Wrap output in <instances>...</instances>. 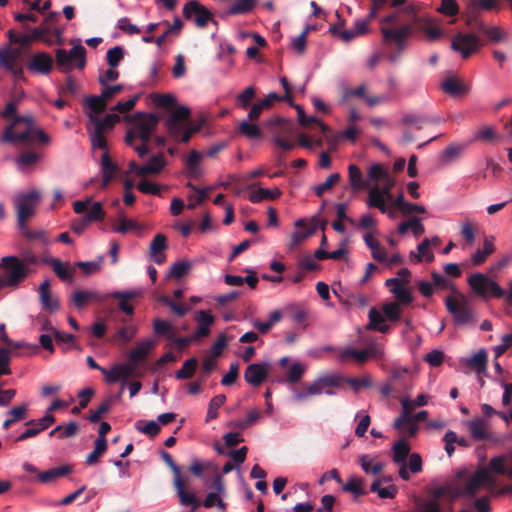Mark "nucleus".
Returning a JSON list of instances; mask_svg holds the SVG:
<instances>
[{"label": "nucleus", "mask_w": 512, "mask_h": 512, "mask_svg": "<svg viewBox=\"0 0 512 512\" xmlns=\"http://www.w3.org/2000/svg\"><path fill=\"white\" fill-rule=\"evenodd\" d=\"M214 483L215 491L208 493L205 500L203 501V506L206 508L213 507L220 499V497L225 493V487L221 476L217 475L215 477Z\"/></svg>", "instance_id": "nucleus-51"}, {"label": "nucleus", "mask_w": 512, "mask_h": 512, "mask_svg": "<svg viewBox=\"0 0 512 512\" xmlns=\"http://www.w3.org/2000/svg\"><path fill=\"white\" fill-rule=\"evenodd\" d=\"M493 473L495 472L490 469V464L488 467L478 468L468 479L463 493L469 496H473L483 489L493 488L496 483V479L493 476Z\"/></svg>", "instance_id": "nucleus-11"}, {"label": "nucleus", "mask_w": 512, "mask_h": 512, "mask_svg": "<svg viewBox=\"0 0 512 512\" xmlns=\"http://www.w3.org/2000/svg\"><path fill=\"white\" fill-rule=\"evenodd\" d=\"M0 267L5 268L4 276L8 280L9 288H17L29 274V267L16 256H4L0 260Z\"/></svg>", "instance_id": "nucleus-10"}, {"label": "nucleus", "mask_w": 512, "mask_h": 512, "mask_svg": "<svg viewBox=\"0 0 512 512\" xmlns=\"http://www.w3.org/2000/svg\"><path fill=\"white\" fill-rule=\"evenodd\" d=\"M183 27V22L179 17H174L173 23L171 25L168 24V28L166 31L158 36L157 38H154L153 36H143L142 41L144 43H155L159 48L162 47L164 44L166 38L173 32H179Z\"/></svg>", "instance_id": "nucleus-38"}, {"label": "nucleus", "mask_w": 512, "mask_h": 512, "mask_svg": "<svg viewBox=\"0 0 512 512\" xmlns=\"http://www.w3.org/2000/svg\"><path fill=\"white\" fill-rule=\"evenodd\" d=\"M471 437L475 440H486L490 437L488 422L483 418L469 420L466 423Z\"/></svg>", "instance_id": "nucleus-34"}, {"label": "nucleus", "mask_w": 512, "mask_h": 512, "mask_svg": "<svg viewBox=\"0 0 512 512\" xmlns=\"http://www.w3.org/2000/svg\"><path fill=\"white\" fill-rule=\"evenodd\" d=\"M106 298V295H101L95 290H76L71 296L72 302L78 309L93 302H101Z\"/></svg>", "instance_id": "nucleus-29"}, {"label": "nucleus", "mask_w": 512, "mask_h": 512, "mask_svg": "<svg viewBox=\"0 0 512 512\" xmlns=\"http://www.w3.org/2000/svg\"><path fill=\"white\" fill-rule=\"evenodd\" d=\"M364 348L357 349L353 346L339 348L338 360L343 363L354 362L358 365L366 363L370 359H381L384 357V347L371 337L361 339Z\"/></svg>", "instance_id": "nucleus-3"}, {"label": "nucleus", "mask_w": 512, "mask_h": 512, "mask_svg": "<svg viewBox=\"0 0 512 512\" xmlns=\"http://www.w3.org/2000/svg\"><path fill=\"white\" fill-rule=\"evenodd\" d=\"M451 48L459 52L463 58H468L475 53L479 48V39L476 35L462 34L455 35L451 42Z\"/></svg>", "instance_id": "nucleus-17"}, {"label": "nucleus", "mask_w": 512, "mask_h": 512, "mask_svg": "<svg viewBox=\"0 0 512 512\" xmlns=\"http://www.w3.org/2000/svg\"><path fill=\"white\" fill-rule=\"evenodd\" d=\"M388 478L376 479L371 484V491L378 494V496L382 499L394 498L397 494V488L393 484H388L386 486H382L384 483L389 482Z\"/></svg>", "instance_id": "nucleus-41"}, {"label": "nucleus", "mask_w": 512, "mask_h": 512, "mask_svg": "<svg viewBox=\"0 0 512 512\" xmlns=\"http://www.w3.org/2000/svg\"><path fill=\"white\" fill-rule=\"evenodd\" d=\"M393 461L397 464H404L409 452L410 445L405 439H400L393 446Z\"/></svg>", "instance_id": "nucleus-55"}, {"label": "nucleus", "mask_w": 512, "mask_h": 512, "mask_svg": "<svg viewBox=\"0 0 512 512\" xmlns=\"http://www.w3.org/2000/svg\"><path fill=\"white\" fill-rule=\"evenodd\" d=\"M196 321L197 329L191 337L192 340H198L208 336L210 333V327L213 325L215 318L210 311L200 310L197 312Z\"/></svg>", "instance_id": "nucleus-30"}, {"label": "nucleus", "mask_w": 512, "mask_h": 512, "mask_svg": "<svg viewBox=\"0 0 512 512\" xmlns=\"http://www.w3.org/2000/svg\"><path fill=\"white\" fill-rule=\"evenodd\" d=\"M410 259H415L416 263H420L422 261H426L430 263L434 260V253L431 249V241L429 238H425L422 240L420 244L417 246V251L410 252Z\"/></svg>", "instance_id": "nucleus-37"}, {"label": "nucleus", "mask_w": 512, "mask_h": 512, "mask_svg": "<svg viewBox=\"0 0 512 512\" xmlns=\"http://www.w3.org/2000/svg\"><path fill=\"white\" fill-rule=\"evenodd\" d=\"M40 200V192L35 189L18 193L14 197L13 203L16 209L17 225L23 226L29 218L34 216Z\"/></svg>", "instance_id": "nucleus-6"}, {"label": "nucleus", "mask_w": 512, "mask_h": 512, "mask_svg": "<svg viewBox=\"0 0 512 512\" xmlns=\"http://www.w3.org/2000/svg\"><path fill=\"white\" fill-rule=\"evenodd\" d=\"M258 0H234L233 4L227 10L226 15L247 14L255 7Z\"/></svg>", "instance_id": "nucleus-53"}, {"label": "nucleus", "mask_w": 512, "mask_h": 512, "mask_svg": "<svg viewBox=\"0 0 512 512\" xmlns=\"http://www.w3.org/2000/svg\"><path fill=\"white\" fill-rule=\"evenodd\" d=\"M343 491L352 493L355 497L363 495V481L357 476H351L342 487Z\"/></svg>", "instance_id": "nucleus-64"}, {"label": "nucleus", "mask_w": 512, "mask_h": 512, "mask_svg": "<svg viewBox=\"0 0 512 512\" xmlns=\"http://www.w3.org/2000/svg\"><path fill=\"white\" fill-rule=\"evenodd\" d=\"M0 70L11 73L15 80L24 78L20 52L17 49H11L10 47L0 49Z\"/></svg>", "instance_id": "nucleus-12"}, {"label": "nucleus", "mask_w": 512, "mask_h": 512, "mask_svg": "<svg viewBox=\"0 0 512 512\" xmlns=\"http://www.w3.org/2000/svg\"><path fill=\"white\" fill-rule=\"evenodd\" d=\"M101 172L103 175V186H106L116 173V166L110 161L107 152H104L101 157Z\"/></svg>", "instance_id": "nucleus-58"}, {"label": "nucleus", "mask_w": 512, "mask_h": 512, "mask_svg": "<svg viewBox=\"0 0 512 512\" xmlns=\"http://www.w3.org/2000/svg\"><path fill=\"white\" fill-rule=\"evenodd\" d=\"M45 262L52 267L54 273L62 281H67L69 283L73 281L74 269L69 265V263H64L58 258H50Z\"/></svg>", "instance_id": "nucleus-35"}, {"label": "nucleus", "mask_w": 512, "mask_h": 512, "mask_svg": "<svg viewBox=\"0 0 512 512\" xmlns=\"http://www.w3.org/2000/svg\"><path fill=\"white\" fill-rule=\"evenodd\" d=\"M55 422V417L52 414H45L38 420H31L26 425H31L30 428L26 429L18 438L17 441H23L25 439L38 435L43 430L50 427Z\"/></svg>", "instance_id": "nucleus-26"}, {"label": "nucleus", "mask_w": 512, "mask_h": 512, "mask_svg": "<svg viewBox=\"0 0 512 512\" xmlns=\"http://www.w3.org/2000/svg\"><path fill=\"white\" fill-rule=\"evenodd\" d=\"M174 486L176 493L179 497L180 503L185 506H192V509H196L200 503L193 493H187L184 489V483L182 479H174Z\"/></svg>", "instance_id": "nucleus-43"}, {"label": "nucleus", "mask_w": 512, "mask_h": 512, "mask_svg": "<svg viewBox=\"0 0 512 512\" xmlns=\"http://www.w3.org/2000/svg\"><path fill=\"white\" fill-rule=\"evenodd\" d=\"M27 405L21 404L13 407L7 412V419L3 423V428L8 429L12 424L17 421L23 420L26 417Z\"/></svg>", "instance_id": "nucleus-56"}, {"label": "nucleus", "mask_w": 512, "mask_h": 512, "mask_svg": "<svg viewBox=\"0 0 512 512\" xmlns=\"http://www.w3.org/2000/svg\"><path fill=\"white\" fill-rule=\"evenodd\" d=\"M252 121L243 120L239 124V131L247 138L253 140L261 137V130L258 125L251 123Z\"/></svg>", "instance_id": "nucleus-63"}, {"label": "nucleus", "mask_w": 512, "mask_h": 512, "mask_svg": "<svg viewBox=\"0 0 512 512\" xmlns=\"http://www.w3.org/2000/svg\"><path fill=\"white\" fill-rule=\"evenodd\" d=\"M447 311L453 316L457 325L465 326L473 324V311L465 295L459 293L445 299Z\"/></svg>", "instance_id": "nucleus-9"}, {"label": "nucleus", "mask_w": 512, "mask_h": 512, "mask_svg": "<svg viewBox=\"0 0 512 512\" xmlns=\"http://www.w3.org/2000/svg\"><path fill=\"white\" fill-rule=\"evenodd\" d=\"M71 472V467L69 465H63L59 467H55L43 472L38 473L37 477L39 482L41 483H50L56 480L59 477H63Z\"/></svg>", "instance_id": "nucleus-46"}, {"label": "nucleus", "mask_w": 512, "mask_h": 512, "mask_svg": "<svg viewBox=\"0 0 512 512\" xmlns=\"http://www.w3.org/2000/svg\"><path fill=\"white\" fill-rule=\"evenodd\" d=\"M324 393L320 383L318 381V378L309 384H305L303 389L299 392H295L293 395L294 400L301 401L311 396H316Z\"/></svg>", "instance_id": "nucleus-54"}, {"label": "nucleus", "mask_w": 512, "mask_h": 512, "mask_svg": "<svg viewBox=\"0 0 512 512\" xmlns=\"http://www.w3.org/2000/svg\"><path fill=\"white\" fill-rule=\"evenodd\" d=\"M487 352L484 348H481L477 353L472 356L462 357L460 364L474 371L479 377L487 375Z\"/></svg>", "instance_id": "nucleus-22"}, {"label": "nucleus", "mask_w": 512, "mask_h": 512, "mask_svg": "<svg viewBox=\"0 0 512 512\" xmlns=\"http://www.w3.org/2000/svg\"><path fill=\"white\" fill-rule=\"evenodd\" d=\"M122 89L123 86L121 84L107 86L102 90L100 95L85 98V106H92L98 111H105L108 101L122 91Z\"/></svg>", "instance_id": "nucleus-23"}, {"label": "nucleus", "mask_w": 512, "mask_h": 512, "mask_svg": "<svg viewBox=\"0 0 512 512\" xmlns=\"http://www.w3.org/2000/svg\"><path fill=\"white\" fill-rule=\"evenodd\" d=\"M73 210L76 214H85L84 219L88 222L103 221L105 211L100 202H93L91 197L85 200H78L73 203Z\"/></svg>", "instance_id": "nucleus-14"}, {"label": "nucleus", "mask_w": 512, "mask_h": 512, "mask_svg": "<svg viewBox=\"0 0 512 512\" xmlns=\"http://www.w3.org/2000/svg\"><path fill=\"white\" fill-rule=\"evenodd\" d=\"M358 460L361 468L367 474L377 475L383 470V464L381 462H374L368 455H360Z\"/></svg>", "instance_id": "nucleus-57"}, {"label": "nucleus", "mask_w": 512, "mask_h": 512, "mask_svg": "<svg viewBox=\"0 0 512 512\" xmlns=\"http://www.w3.org/2000/svg\"><path fill=\"white\" fill-rule=\"evenodd\" d=\"M369 323L367 325V329L379 331L381 333H387L390 329V326L385 324L386 317L383 312L378 311L375 308H371L368 313Z\"/></svg>", "instance_id": "nucleus-40"}, {"label": "nucleus", "mask_w": 512, "mask_h": 512, "mask_svg": "<svg viewBox=\"0 0 512 512\" xmlns=\"http://www.w3.org/2000/svg\"><path fill=\"white\" fill-rule=\"evenodd\" d=\"M79 425L75 421L57 425L49 432V436H56L59 439L72 438L77 435Z\"/></svg>", "instance_id": "nucleus-44"}, {"label": "nucleus", "mask_w": 512, "mask_h": 512, "mask_svg": "<svg viewBox=\"0 0 512 512\" xmlns=\"http://www.w3.org/2000/svg\"><path fill=\"white\" fill-rule=\"evenodd\" d=\"M187 186L196 192L195 195L190 194L188 196L189 203H188L187 207H188V209H195L198 205L202 204L205 201L210 188L207 187V188H203V189H197L191 183H188Z\"/></svg>", "instance_id": "nucleus-61"}, {"label": "nucleus", "mask_w": 512, "mask_h": 512, "mask_svg": "<svg viewBox=\"0 0 512 512\" xmlns=\"http://www.w3.org/2000/svg\"><path fill=\"white\" fill-rule=\"evenodd\" d=\"M183 15L186 19H192L198 28H204L213 21L212 12L197 0H191L184 5Z\"/></svg>", "instance_id": "nucleus-13"}, {"label": "nucleus", "mask_w": 512, "mask_h": 512, "mask_svg": "<svg viewBox=\"0 0 512 512\" xmlns=\"http://www.w3.org/2000/svg\"><path fill=\"white\" fill-rule=\"evenodd\" d=\"M39 160V155L33 151H27L21 153L19 156L15 158V164L17 168L26 172L29 171Z\"/></svg>", "instance_id": "nucleus-50"}, {"label": "nucleus", "mask_w": 512, "mask_h": 512, "mask_svg": "<svg viewBox=\"0 0 512 512\" xmlns=\"http://www.w3.org/2000/svg\"><path fill=\"white\" fill-rule=\"evenodd\" d=\"M198 366V361L196 358L187 359L182 367L175 372V377L180 380L191 378Z\"/></svg>", "instance_id": "nucleus-59"}, {"label": "nucleus", "mask_w": 512, "mask_h": 512, "mask_svg": "<svg viewBox=\"0 0 512 512\" xmlns=\"http://www.w3.org/2000/svg\"><path fill=\"white\" fill-rule=\"evenodd\" d=\"M467 282L475 294L485 299L504 296L501 286L486 274L473 273L468 277Z\"/></svg>", "instance_id": "nucleus-8"}, {"label": "nucleus", "mask_w": 512, "mask_h": 512, "mask_svg": "<svg viewBox=\"0 0 512 512\" xmlns=\"http://www.w3.org/2000/svg\"><path fill=\"white\" fill-rule=\"evenodd\" d=\"M499 4L496 0H471L467 6V15L469 19L475 18L482 10H497Z\"/></svg>", "instance_id": "nucleus-39"}, {"label": "nucleus", "mask_w": 512, "mask_h": 512, "mask_svg": "<svg viewBox=\"0 0 512 512\" xmlns=\"http://www.w3.org/2000/svg\"><path fill=\"white\" fill-rule=\"evenodd\" d=\"M54 60L47 52H37L30 57L27 69L32 74L48 75L53 68Z\"/></svg>", "instance_id": "nucleus-20"}, {"label": "nucleus", "mask_w": 512, "mask_h": 512, "mask_svg": "<svg viewBox=\"0 0 512 512\" xmlns=\"http://www.w3.org/2000/svg\"><path fill=\"white\" fill-rule=\"evenodd\" d=\"M496 238L494 236H486L483 239V247L478 248L470 256V261L473 266H480L486 262L487 258L493 254L495 248Z\"/></svg>", "instance_id": "nucleus-27"}, {"label": "nucleus", "mask_w": 512, "mask_h": 512, "mask_svg": "<svg viewBox=\"0 0 512 512\" xmlns=\"http://www.w3.org/2000/svg\"><path fill=\"white\" fill-rule=\"evenodd\" d=\"M124 120L131 123L125 136V142L130 146L136 139L147 143L158 124V117L151 113L137 112L134 115L125 116Z\"/></svg>", "instance_id": "nucleus-4"}, {"label": "nucleus", "mask_w": 512, "mask_h": 512, "mask_svg": "<svg viewBox=\"0 0 512 512\" xmlns=\"http://www.w3.org/2000/svg\"><path fill=\"white\" fill-rule=\"evenodd\" d=\"M70 43L73 46L69 51L57 49L55 52L56 64L62 72H70L75 68L82 70L86 66V49L81 40L73 39Z\"/></svg>", "instance_id": "nucleus-5"}, {"label": "nucleus", "mask_w": 512, "mask_h": 512, "mask_svg": "<svg viewBox=\"0 0 512 512\" xmlns=\"http://www.w3.org/2000/svg\"><path fill=\"white\" fill-rule=\"evenodd\" d=\"M167 248V238L164 234L158 233L150 243L149 254L156 264H162L166 261L164 251Z\"/></svg>", "instance_id": "nucleus-31"}, {"label": "nucleus", "mask_w": 512, "mask_h": 512, "mask_svg": "<svg viewBox=\"0 0 512 512\" xmlns=\"http://www.w3.org/2000/svg\"><path fill=\"white\" fill-rule=\"evenodd\" d=\"M2 140L8 143H31L33 141H38L43 145L50 143V137L35 124L31 115L16 117L3 132Z\"/></svg>", "instance_id": "nucleus-2"}, {"label": "nucleus", "mask_w": 512, "mask_h": 512, "mask_svg": "<svg viewBox=\"0 0 512 512\" xmlns=\"http://www.w3.org/2000/svg\"><path fill=\"white\" fill-rule=\"evenodd\" d=\"M281 196V191L278 188H258L249 194V200L252 203H259L263 200H275Z\"/></svg>", "instance_id": "nucleus-45"}, {"label": "nucleus", "mask_w": 512, "mask_h": 512, "mask_svg": "<svg viewBox=\"0 0 512 512\" xmlns=\"http://www.w3.org/2000/svg\"><path fill=\"white\" fill-rule=\"evenodd\" d=\"M385 286L393 294L396 303L400 305H409L413 301V295L407 285H403L400 278H389L385 281Z\"/></svg>", "instance_id": "nucleus-24"}, {"label": "nucleus", "mask_w": 512, "mask_h": 512, "mask_svg": "<svg viewBox=\"0 0 512 512\" xmlns=\"http://www.w3.org/2000/svg\"><path fill=\"white\" fill-rule=\"evenodd\" d=\"M269 367L267 362L248 365L244 372L245 381L255 387L261 385L268 375Z\"/></svg>", "instance_id": "nucleus-25"}, {"label": "nucleus", "mask_w": 512, "mask_h": 512, "mask_svg": "<svg viewBox=\"0 0 512 512\" xmlns=\"http://www.w3.org/2000/svg\"><path fill=\"white\" fill-rule=\"evenodd\" d=\"M135 365L128 362L123 364H116L110 369H101V373L105 376V381L109 384L117 381H124L122 390L124 389L125 382L129 377L134 375Z\"/></svg>", "instance_id": "nucleus-19"}, {"label": "nucleus", "mask_w": 512, "mask_h": 512, "mask_svg": "<svg viewBox=\"0 0 512 512\" xmlns=\"http://www.w3.org/2000/svg\"><path fill=\"white\" fill-rule=\"evenodd\" d=\"M49 29L42 23L40 26L31 30L30 35H16L12 30L8 31V36L11 43L20 44L22 46L28 45L33 41L40 40L48 33Z\"/></svg>", "instance_id": "nucleus-28"}, {"label": "nucleus", "mask_w": 512, "mask_h": 512, "mask_svg": "<svg viewBox=\"0 0 512 512\" xmlns=\"http://www.w3.org/2000/svg\"><path fill=\"white\" fill-rule=\"evenodd\" d=\"M329 31L333 36L338 37L344 43H349L360 36L368 34L370 29L368 28L367 21H358L356 19L354 27L351 29L339 30L337 27H330Z\"/></svg>", "instance_id": "nucleus-21"}, {"label": "nucleus", "mask_w": 512, "mask_h": 512, "mask_svg": "<svg viewBox=\"0 0 512 512\" xmlns=\"http://www.w3.org/2000/svg\"><path fill=\"white\" fill-rule=\"evenodd\" d=\"M107 449V440L106 438L97 437L95 440L94 450L88 454L86 458V463L88 465H93L98 462L99 457L106 451Z\"/></svg>", "instance_id": "nucleus-60"}, {"label": "nucleus", "mask_w": 512, "mask_h": 512, "mask_svg": "<svg viewBox=\"0 0 512 512\" xmlns=\"http://www.w3.org/2000/svg\"><path fill=\"white\" fill-rule=\"evenodd\" d=\"M104 111H98L92 106H86V115L89 119L88 126H91L97 130L106 132L111 130L116 123L120 121V117L117 114L109 113L104 117H100V115Z\"/></svg>", "instance_id": "nucleus-15"}, {"label": "nucleus", "mask_w": 512, "mask_h": 512, "mask_svg": "<svg viewBox=\"0 0 512 512\" xmlns=\"http://www.w3.org/2000/svg\"><path fill=\"white\" fill-rule=\"evenodd\" d=\"M166 166V161L163 154H157L152 156L148 162L141 166L140 172L144 173V176L149 174H158Z\"/></svg>", "instance_id": "nucleus-49"}, {"label": "nucleus", "mask_w": 512, "mask_h": 512, "mask_svg": "<svg viewBox=\"0 0 512 512\" xmlns=\"http://www.w3.org/2000/svg\"><path fill=\"white\" fill-rule=\"evenodd\" d=\"M154 346V341L152 339H144L139 341L135 347L129 352L128 358L129 362L136 364L146 359L150 351Z\"/></svg>", "instance_id": "nucleus-33"}, {"label": "nucleus", "mask_w": 512, "mask_h": 512, "mask_svg": "<svg viewBox=\"0 0 512 512\" xmlns=\"http://www.w3.org/2000/svg\"><path fill=\"white\" fill-rule=\"evenodd\" d=\"M490 469L496 474L512 478V453L501 454L491 458Z\"/></svg>", "instance_id": "nucleus-32"}, {"label": "nucleus", "mask_w": 512, "mask_h": 512, "mask_svg": "<svg viewBox=\"0 0 512 512\" xmlns=\"http://www.w3.org/2000/svg\"><path fill=\"white\" fill-rule=\"evenodd\" d=\"M442 90L450 96L456 97L468 92V86L455 76L447 77L441 84Z\"/></svg>", "instance_id": "nucleus-36"}, {"label": "nucleus", "mask_w": 512, "mask_h": 512, "mask_svg": "<svg viewBox=\"0 0 512 512\" xmlns=\"http://www.w3.org/2000/svg\"><path fill=\"white\" fill-rule=\"evenodd\" d=\"M391 200V192L383 195L374 193L372 197L367 198L366 204L369 208H377L382 214H386L390 219L395 220L399 209L390 203Z\"/></svg>", "instance_id": "nucleus-18"}, {"label": "nucleus", "mask_w": 512, "mask_h": 512, "mask_svg": "<svg viewBox=\"0 0 512 512\" xmlns=\"http://www.w3.org/2000/svg\"><path fill=\"white\" fill-rule=\"evenodd\" d=\"M87 132L90 136L91 145L94 149L105 150L107 146L105 132L87 125Z\"/></svg>", "instance_id": "nucleus-62"}, {"label": "nucleus", "mask_w": 512, "mask_h": 512, "mask_svg": "<svg viewBox=\"0 0 512 512\" xmlns=\"http://www.w3.org/2000/svg\"><path fill=\"white\" fill-rule=\"evenodd\" d=\"M368 197H372L374 193L380 195L391 192L395 186V180L389 175L388 171L381 164H373L369 167L368 173Z\"/></svg>", "instance_id": "nucleus-7"}, {"label": "nucleus", "mask_w": 512, "mask_h": 512, "mask_svg": "<svg viewBox=\"0 0 512 512\" xmlns=\"http://www.w3.org/2000/svg\"><path fill=\"white\" fill-rule=\"evenodd\" d=\"M320 386L326 395H335L330 388H338L344 382V377L339 374H330L318 377Z\"/></svg>", "instance_id": "nucleus-48"}, {"label": "nucleus", "mask_w": 512, "mask_h": 512, "mask_svg": "<svg viewBox=\"0 0 512 512\" xmlns=\"http://www.w3.org/2000/svg\"><path fill=\"white\" fill-rule=\"evenodd\" d=\"M202 158V154L196 150H192L185 160V166L187 168L190 177H199L202 173L199 164Z\"/></svg>", "instance_id": "nucleus-52"}, {"label": "nucleus", "mask_w": 512, "mask_h": 512, "mask_svg": "<svg viewBox=\"0 0 512 512\" xmlns=\"http://www.w3.org/2000/svg\"><path fill=\"white\" fill-rule=\"evenodd\" d=\"M417 5L398 10L381 19L380 32L385 42H395L400 50L404 49L406 39L414 32H424L436 22L430 17L417 16Z\"/></svg>", "instance_id": "nucleus-1"}, {"label": "nucleus", "mask_w": 512, "mask_h": 512, "mask_svg": "<svg viewBox=\"0 0 512 512\" xmlns=\"http://www.w3.org/2000/svg\"><path fill=\"white\" fill-rule=\"evenodd\" d=\"M318 224L319 219L317 216H313L310 220L302 218L295 221V230L291 234V247L297 246L308 237L313 235L317 229Z\"/></svg>", "instance_id": "nucleus-16"}, {"label": "nucleus", "mask_w": 512, "mask_h": 512, "mask_svg": "<svg viewBox=\"0 0 512 512\" xmlns=\"http://www.w3.org/2000/svg\"><path fill=\"white\" fill-rule=\"evenodd\" d=\"M348 176H349L350 186L354 191H360V190L368 187V182L366 180H364L362 171L357 165H355V164L349 165Z\"/></svg>", "instance_id": "nucleus-47"}, {"label": "nucleus", "mask_w": 512, "mask_h": 512, "mask_svg": "<svg viewBox=\"0 0 512 512\" xmlns=\"http://www.w3.org/2000/svg\"><path fill=\"white\" fill-rule=\"evenodd\" d=\"M39 293H40L41 305L44 309H46L50 312H54V311L58 310L59 302L56 298H53L50 295L49 282L47 280H45L39 286Z\"/></svg>", "instance_id": "nucleus-42"}]
</instances>
